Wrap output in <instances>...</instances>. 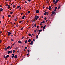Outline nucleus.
<instances>
[{"mask_svg": "<svg viewBox=\"0 0 65 65\" xmlns=\"http://www.w3.org/2000/svg\"><path fill=\"white\" fill-rule=\"evenodd\" d=\"M35 18H36V20H37L39 18V16H36Z\"/></svg>", "mask_w": 65, "mask_h": 65, "instance_id": "f257e3e1", "label": "nucleus"}, {"mask_svg": "<svg viewBox=\"0 0 65 65\" xmlns=\"http://www.w3.org/2000/svg\"><path fill=\"white\" fill-rule=\"evenodd\" d=\"M33 41H32L30 42V45H33Z\"/></svg>", "mask_w": 65, "mask_h": 65, "instance_id": "f03ea898", "label": "nucleus"}, {"mask_svg": "<svg viewBox=\"0 0 65 65\" xmlns=\"http://www.w3.org/2000/svg\"><path fill=\"white\" fill-rule=\"evenodd\" d=\"M39 10H36V13H39Z\"/></svg>", "mask_w": 65, "mask_h": 65, "instance_id": "7ed1b4c3", "label": "nucleus"}, {"mask_svg": "<svg viewBox=\"0 0 65 65\" xmlns=\"http://www.w3.org/2000/svg\"><path fill=\"white\" fill-rule=\"evenodd\" d=\"M59 1V0H57L54 3V4H56V3H57Z\"/></svg>", "mask_w": 65, "mask_h": 65, "instance_id": "20e7f679", "label": "nucleus"}, {"mask_svg": "<svg viewBox=\"0 0 65 65\" xmlns=\"http://www.w3.org/2000/svg\"><path fill=\"white\" fill-rule=\"evenodd\" d=\"M36 19V18L35 17L34 18V20H33V21H32L31 20V21H32V22H35V21H36V20H35V19Z\"/></svg>", "mask_w": 65, "mask_h": 65, "instance_id": "39448f33", "label": "nucleus"}, {"mask_svg": "<svg viewBox=\"0 0 65 65\" xmlns=\"http://www.w3.org/2000/svg\"><path fill=\"white\" fill-rule=\"evenodd\" d=\"M42 31V30H39V34H40V33Z\"/></svg>", "mask_w": 65, "mask_h": 65, "instance_id": "423d86ee", "label": "nucleus"}, {"mask_svg": "<svg viewBox=\"0 0 65 65\" xmlns=\"http://www.w3.org/2000/svg\"><path fill=\"white\" fill-rule=\"evenodd\" d=\"M48 9L49 10H51L52 9V8L51 7V6H49Z\"/></svg>", "mask_w": 65, "mask_h": 65, "instance_id": "0eeeda50", "label": "nucleus"}, {"mask_svg": "<svg viewBox=\"0 0 65 65\" xmlns=\"http://www.w3.org/2000/svg\"><path fill=\"white\" fill-rule=\"evenodd\" d=\"M31 39H30L28 40V42H31Z\"/></svg>", "mask_w": 65, "mask_h": 65, "instance_id": "6e6552de", "label": "nucleus"}, {"mask_svg": "<svg viewBox=\"0 0 65 65\" xmlns=\"http://www.w3.org/2000/svg\"><path fill=\"white\" fill-rule=\"evenodd\" d=\"M11 34V33L10 32H9H9H8V35H10Z\"/></svg>", "mask_w": 65, "mask_h": 65, "instance_id": "1a4fd4ad", "label": "nucleus"}, {"mask_svg": "<svg viewBox=\"0 0 65 65\" xmlns=\"http://www.w3.org/2000/svg\"><path fill=\"white\" fill-rule=\"evenodd\" d=\"M45 22V21H44L43 22H41V23H42V24H43V23H44Z\"/></svg>", "mask_w": 65, "mask_h": 65, "instance_id": "9d476101", "label": "nucleus"}, {"mask_svg": "<svg viewBox=\"0 0 65 65\" xmlns=\"http://www.w3.org/2000/svg\"><path fill=\"white\" fill-rule=\"evenodd\" d=\"M46 13H47V12H45L44 14V15H46Z\"/></svg>", "mask_w": 65, "mask_h": 65, "instance_id": "9b49d317", "label": "nucleus"}, {"mask_svg": "<svg viewBox=\"0 0 65 65\" xmlns=\"http://www.w3.org/2000/svg\"><path fill=\"white\" fill-rule=\"evenodd\" d=\"M55 13L54 11L52 12V14H54Z\"/></svg>", "mask_w": 65, "mask_h": 65, "instance_id": "f8f14e48", "label": "nucleus"}, {"mask_svg": "<svg viewBox=\"0 0 65 65\" xmlns=\"http://www.w3.org/2000/svg\"><path fill=\"white\" fill-rule=\"evenodd\" d=\"M15 52V50H14L13 51V53H14Z\"/></svg>", "mask_w": 65, "mask_h": 65, "instance_id": "ddd939ff", "label": "nucleus"}, {"mask_svg": "<svg viewBox=\"0 0 65 65\" xmlns=\"http://www.w3.org/2000/svg\"><path fill=\"white\" fill-rule=\"evenodd\" d=\"M10 47V46H8V47H7V49H9V48Z\"/></svg>", "mask_w": 65, "mask_h": 65, "instance_id": "4468645a", "label": "nucleus"}, {"mask_svg": "<svg viewBox=\"0 0 65 65\" xmlns=\"http://www.w3.org/2000/svg\"><path fill=\"white\" fill-rule=\"evenodd\" d=\"M10 52L9 51H8V54H10Z\"/></svg>", "mask_w": 65, "mask_h": 65, "instance_id": "2eb2a0df", "label": "nucleus"}, {"mask_svg": "<svg viewBox=\"0 0 65 65\" xmlns=\"http://www.w3.org/2000/svg\"><path fill=\"white\" fill-rule=\"evenodd\" d=\"M25 18V16H23L22 17V20H24V18Z\"/></svg>", "mask_w": 65, "mask_h": 65, "instance_id": "dca6fc26", "label": "nucleus"}, {"mask_svg": "<svg viewBox=\"0 0 65 65\" xmlns=\"http://www.w3.org/2000/svg\"><path fill=\"white\" fill-rule=\"evenodd\" d=\"M20 6H19L17 7V8H20Z\"/></svg>", "mask_w": 65, "mask_h": 65, "instance_id": "f3484780", "label": "nucleus"}, {"mask_svg": "<svg viewBox=\"0 0 65 65\" xmlns=\"http://www.w3.org/2000/svg\"><path fill=\"white\" fill-rule=\"evenodd\" d=\"M46 27V25H45L43 28V29H45V28Z\"/></svg>", "mask_w": 65, "mask_h": 65, "instance_id": "a211bd4d", "label": "nucleus"}, {"mask_svg": "<svg viewBox=\"0 0 65 65\" xmlns=\"http://www.w3.org/2000/svg\"><path fill=\"white\" fill-rule=\"evenodd\" d=\"M1 10L2 12V11H3V10L2 8H1Z\"/></svg>", "mask_w": 65, "mask_h": 65, "instance_id": "6ab92c4d", "label": "nucleus"}, {"mask_svg": "<svg viewBox=\"0 0 65 65\" xmlns=\"http://www.w3.org/2000/svg\"><path fill=\"white\" fill-rule=\"evenodd\" d=\"M4 58L5 59H6L7 58L5 56V55L4 56Z\"/></svg>", "mask_w": 65, "mask_h": 65, "instance_id": "aec40b11", "label": "nucleus"}, {"mask_svg": "<svg viewBox=\"0 0 65 65\" xmlns=\"http://www.w3.org/2000/svg\"><path fill=\"white\" fill-rule=\"evenodd\" d=\"M21 41H18V43H21Z\"/></svg>", "mask_w": 65, "mask_h": 65, "instance_id": "412c9836", "label": "nucleus"}, {"mask_svg": "<svg viewBox=\"0 0 65 65\" xmlns=\"http://www.w3.org/2000/svg\"><path fill=\"white\" fill-rule=\"evenodd\" d=\"M60 5H59L58 7V9H60Z\"/></svg>", "mask_w": 65, "mask_h": 65, "instance_id": "4be33fe9", "label": "nucleus"}, {"mask_svg": "<svg viewBox=\"0 0 65 65\" xmlns=\"http://www.w3.org/2000/svg\"><path fill=\"white\" fill-rule=\"evenodd\" d=\"M36 37L37 38L38 37V35H37L36 36Z\"/></svg>", "mask_w": 65, "mask_h": 65, "instance_id": "5701e85b", "label": "nucleus"}, {"mask_svg": "<svg viewBox=\"0 0 65 65\" xmlns=\"http://www.w3.org/2000/svg\"><path fill=\"white\" fill-rule=\"evenodd\" d=\"M6 58H8L9 57V55H7L6 56Z\"/></svg>", "mask_w": 65, "mask_h": 65, "instance_id": "b1692460", "label": "nucleus"}, {"mask_svg": "<svg viewBox=\"0 0 65 65\" xmlns=\"http://www.w3.org/2000/svg\"><path fill=\"white\" fill-rule=\"evenodd\" d=\"M14 58H17V55H16L14 57Z\"/></svg>", "mask_w": 65, "mask_h": 65, "instance_id": "393cba45", "label": "nucleus"}, {"mask_svg": "<svg viewBox=\"0 0 65 65\" xmlns=\"http://www.w3.org/2000/svg\"><path fill=\"white\" fill-rule=\"evenodd\" d=\"M28 42V41L27 40H26L24 42L25 43H27Z\"/></svg>", "mask_w": 65, "mask_h": 65, "instance_id": "a878e982", "label": "nucleus"}, {"mask_svg": "<svg viewBox=\"0 0 65 65\" xmlns=\"http://www.w3.org/2000/svg\"><path fill=\"white\" fill-rule=\"evenodd\" d=\"M28 35L29 36H30L31 35V34L30 33L29 34H28Z\"/></svg>", "mask_w": 65, "mask_h": 65, "instance_id": "bb28decb", "label": "nucleus"}, {"mask_svg": "<svg viewBox=\"0 0 65 65\" xmlns=\"http://www.w3.org/2000/svg\"><path fill=\"white\" fill-rule=\"evenodd\" d=\"M8 9H9L10 8V6H9L8 7Z\"/></svg>", "mask_w": 65, "mask_h": 65, "instance_id": "cd10ccee", "label": "nucleus"}, {"mask_svg": "<svg viewBox=\"0 0 65 65\" xmlns=\"http://www.w3.org/2000/svg\"><path fill=\"white\" fill-rule=\"evenodd\" d=\"M30 11H28L27 13H28L29 14V13H30Z\"/></svg>", "mask_w": 65, "mask_h": 65, "instance_id": "c85d7f7f", "label": "nucleus"}, {"mask_svg": "<svg viewBox=\"0 0 65 65\" xmlns=\"http://www.w3.org/2000/svg\"><path fill=\"white\" fill-rule=\"evenodd\" d=\"M13 8H14L15 7H16V6H15V5H13Z\"/></svg>", "mask_w": 65, "mask_h": 65, "instance_id": "c756f323", "label": "nucleus"}, {"mask_svg": "<svg viewBox=\"0 0 65 65\" xmlns=\"http://www.w3.org/2000/svg\"><path fill=\"white\" fill-rule=\"evenodd\" d=\"M46 14H47V15H48V14H48V12H47Z\"/></svg>", "mask_w": 65, "mask_h": 65, "instance_id": "7c9ffc66", "label": "nucleus"}, {"mask_svg": "<svg viewBox=\"0 0 65 65\" xmlns=\"http://www.w3.org/2000/svg\"><path fill=\"white\" fill-rule=\"evenodd\" d=\"M11 41H14L13 39H11Z\"/></svg>", "mask_w": 65, "mask_h": 65, "instance_id": "2f4dec72", "label": "nucleus"}, {"mask_svg": "<svg viewBox=\"0 0 65 65\" xmlns=\"http://www.w3.org/2000/svg\"><path fill=\"white\" fill-rule=\"evenodd\" d=\"M34 26L35 27H36V25L35 24L33 26V27H34Z\"/></svg>", "mask_w": 65, "mask_h": 65, "instance_id": "473e14b6", "label": "nucleus"}, {"mask_svg": "<svg viewBox=\"0 0 65 65\" xmlns=\"http://www.w3.org/2000/svg\"><path fill=\"white\" fill-rule=\"evenodd\" d=\"M44 19L45 20H46V19H47L46 18V17H45Z\"/></svg>", "mask_w": 65, "mask_h": 65, "instance_id": "72a5a7b5", "label": "nucleus"}, {"mask_svg": "<svg viewBox=\"0 0 65 65\" xmlns=\"http://www.w3.org/2000/svg\"><path fill=\"white\" fill-rule=\"evenodd\" d=\"M13 13V12H10V14H12Z\"/></svg>", "mask_w": 65, "mask_h": 65, "instance_id": "f704fd0d", "label": "nucleus"}, {"mask_svg": "<svg viewBox=\"0 0 65 65\" xmlns=\"http://www.w3.org/2000/svg\"><path fill=\"white\" fill-rule=\"evenodd\" d=\"M10 53H12V50H11L10 51Z\"/></svg>", "mask_w": 65, "mask_h": 65, "instance_id": "c9c22d12", "label": "nucleus"}, {"mask_svg": "<svg viewBox=\"0 0 65 65\" xmlns=\"http://www.w3.org/2000/svg\"><path fill=\"white\" fill-rule=\"evenodd\" d=\"M6 6H9V5H8V4H6Z\"/></svg>", "mask_w": 65, "mask_h": 65, "instance_id": "e433bc0d", "label": "nucleus"}, {"mask_svg": "<svg viewBox=\"0 0 65 65\" xmlns=\"http://www.w3.org/2000/svg\"><path fill=\"white\" fill-rule=\"evenodd\" d=\"M24 38V36H23V37H22V39H23Z\"/></svg>", "mask_w": 65, "mask_h": 65, "instance_id": "4c0bfd02", "label": "nucleus"}, {"mask_svg": "<svg viewBox=\"0 0 65 65\" xmlns=\"http://www.w3.org/2000/svg\"><path fill=\"white\" fill-rule=\"evenodd\" d=\"M4 50L5 51H6V50H7V49L6 48H4Z\"/></svg>", "mask_w": 65, "mask_h": 65, "instance_id": "58836bf2", "label": "nucleus"}, {"mask_svg": "<svg viewBox=\"0 0 65 65\" xmlns=\"http://www.w3.org/2000/svg\"><path fill=\"white\" fill-rule=\"evenodd\" d=\"M29 55H30V54H29V53H28V54H27L26 55H27V56H29Z\"/></svg>", "mask_w": 65, "mask_h": 65, "instance_id": "ea45409f", "label": "nucleus"}, {"mask_svg": "<svg viewBox=\"0 0 65 65\" xmlns=\"http://www.w3.org/2000/svg\"><path fill=\"white\" fill-rule=\"evenodd\" d=\"M23 29V28H22L21 29V30H22Z\"/></svg>", "mask_w": 65, "mask_h": 65, "instance_id": "a19ab883", "label": "nucleus"}, {"mask_svg": "<svg viewBox=\"0 0 65 65\" xmlns=\"http://www.w3.org/2000/svg\"><path fill=\"white\" fill-rule=\"evenodd\" d=\"M34 33H35L36 32V30H35L34 31Z\"/></svg>", "mask_w": 65, "mask_h": 65, "instance_id": "79ce46f5", "label": "nucleus"}, {"mask_svg": "<svg viewBox=\"0 0 65 65\" xmlns=\"http://www.w3.org/2000/svg\"><path fill=\"white\" fill-rule=\"evenodd\" d=\"M36 27H37V28H38V27H39V26L37 25V26Z\"/></svg>", "mask_w": 65, "mask_h": 65, "instance_id": "37998d69", "label": "nucleus"}, {"mask_svg": "<svg viewBox=\"0 0 65 65\" xmlns=\"http://www.w3.org/2000/svg\"><path fill=\"white\" fill-rule=\"evenodd\" d=\"M3 19H4V16H3L2 17Z\"/></svg>", "mask_w": 65, "mask_h": 65, "instance_id": "c03bdc74", "label": "nucleus"}, {"mask_svg": "<svg viewBox=\"0 0 65 65\" xmlns=\"http://www.w3.org/2000/svg\"><path fill=\"white\" fill-rule=\"evenodd\" d=\"M43 26H41V28H43Z\"/></svg>", "mask_w": 65, "mask_h": 65, "instance_id": "a18cd8bd", "label": "nucleus"}, {"mask_svg": "<svg viewBox=\"0 0 65 65\" xmlns=\"http://www.w3.org/2000/svg\"><path fill=\"white\" fill-rule=\"evenodd\" d=\"M55 1H56L55 0H53V3H55Z\"/></svg>", "mask_w": 65, "mask_h": 65, "instance_id": "49530a36", "label": "nucleus"}, {"mask_svg": "<svg viewBox=\"0 0 65 65\" xmlns=\"http://www.w3.org/2000/svg\"><path fill=\"white\" fill-rule=\"evenodd\" d=\"M27 52H30V50H28Z\"/></svg>", "mask_w": 65, "mask_h": 65, "instance_id": "de8ad7c7", "label": "nucleus"}, {"mask_svg": "<svg viewBox=\"0 0 65 65\" xmlns=\"http://www.w3.org/2000/svg\"><path fill=\"white\" fill-rule=\"evenodd\" d=\"M27 1H28L29 2H30L31 0H27Z\"/></svg>", "mask_w": 65, "mask_h": 65, "instance_id": "09e8293b", "label": "nucleus"}, {"mask_svg": "<svg viewBox=\"0 0 65 65\" xmlns=\"http://www.w3.org/2000/svg\"><path fill=\"white\" fill-rule=\"evenodd\" d=\"M14 58V56H12V58Z\"/></svg>", "mask_w": 65, "mask_h": 65, "instance_id": "8fccbe9b", "label": "nucleus"}, {"mask_svg": "<svg viewBox=\"0 0 65 65\" xmlns=\"http://www.w3.org/2000/svg\"><path fill=\"white\" fill-rule=\"evenodd\" d=\"M42 23H41V22L40 23V25H42Z\"/></svg>", "mask_w": 65, "mask_h": 65, "instance_id": "3c124183", "label": "nucleus"}, {"mask_svg": "<svg viewBox=\"0 0 65 65\" xmlns=\"http://www.w3.org/2000/svg\"><path fill=\"white\" fill-rule=\"evenodd\" d=\"M27 3V2L26 1H25V3Z\"/></svg>", "mask_w": 65, "mask_h": 65, "instance_id": "603ef678", "label": "nucleus"}, {"mask_svg": "<svg viewBox=\"0 0 65 65\" xmlns=\"http://www.w3.org/2000/svg\"><path fill=\"white\" fill-rule=\"evenodd\" d=\"M54 11H57V10H56V9H55L54 10Z\"/></svg>", "mask_w": 65, "mask_h": 65, "instance_id": "864d4df0", "label": "nucleus"}, {"mask_svg": "<svg viewBox=\"0 0 65 65\" xmlns=\"http://www.w3.org/2000/svg\"><path fill=\"white\" fill-rule=\"evenodd\" d=\"M44 29L43 28V31H44Z\"/></svg>", "mask_w": 65, "mask_h": 65, "instance_id": "5fc2aeb1", "label": "nucleus"}, {"mask_svg": "<svg viewBox=\"0 0 65 65\" xmlns=\"http://www.w3.org/2000/svg\"><path fill=\"white\" fill-rule=\"evenodd\" d=\"M13 46H11V47L10 48V49H11V48H12V47Z\"/></svg>", "mask_w": 65, "mask_h": 65, "instance_id": "6e6d98bb", "label": "nucleus"}, {"mask_svg": "<svg viewBox=\"0 0 65 65\" xmlns=\"http://www.w3.org/2000/svg\"><path fill=\"white\" fill-rule=\"evenodd\" d=\"M19 26V25H18V24H17V27H18Z\"/></svg>", "mask_w": 65, "mask_h": 65, "instance_id": "4d7b16f0", "label": "nucleus"}, {"mask_svg": "<svg viewBox=\"0 0 65 65\" xmlns=\"http://www.w3.org/2000/svg\"><path fill=\"white\" fill-rule=\"evenodd\" d=\"M12 56H14V54H12Z\"/></svg>", "mask_w": 65, "mask_h": 65, "instance_id": "13d9d810", "label": "nucleus"}, {"mask_svg": "<svg viewBox=\"0 0 65 65\" xmlns=\"http://www.w3.org/2000/svg\"><path fill=\"white\" fill-rule=\"evenodd\" d=\"M8 17H10V15H8Z\"/></svg>", "mask_w": 65, "mask_h": 65, "instance_id": "bf43d9fd", "label": "nucleus"}, {"mask_svg": "<svg viewBox=\"0 0 65 65\" xmlns=\"http://www.w3.org/2000/svg\"><path fill=\"white\" fill-rule=\"evenodd\" d=\"M19 50H18L17 51V52L19 53Z\"/></svg>", "mask_w": 65, "mask_h": 65, "instance_id": "052dcab7", "label": "nucleus"}, {"mask_svg": "<svg viewBox=\"0 0 65 65\" xmlns=\"http://www.w3.org/2000/svg\"><path fill=\"white\" fill-rule=\"evenodd\" d=\"M19 23H21V21H20L19 22Z\"/></svg>", "mask_w": 65, "mask_h": 65, "instance_id": "680f3d73", "label": "nucleus"}, {"mask_svg": "<svg viewBox=\"0 0 65 65\" xmlns=\"http://www.w3.org/2000/svg\"><path fill=\"white\" fill-rule=\"evenodd\" d=\"M55 8V9H57V7H56Z\"/></svg>", "mask_w": 65, "mask_h": 65, "instance_id": "e2e57ef3", "label": "nucleus"}, {"mask_svg": "<svg viewBox=\"0 0 65 65\" xmlns=\"http://www.w3.org/2000/svg\"><path fill=\"white\" fill-rule=\"evenodd\" d=\"M25 49H27V47H25Z\"/></svg>", "mask_w": 65, "mask_h": 65, "instance_id": "0e129e2a", "label": "nucleus"}, {"mask_svg": "<svg viewBox=\"0 0 65 65\" xmlns=\"http://www.w3.org/2000/svg\"><path fill=\"white\" fill-rule=\"evenodd\" d=\"M14 25H16V24H15V23H14Z\"/></svg>", "mask_w": 65, "mask_h": 65, "instance_id": "69168bd1", "label": "nucleus"}, {"mask_svg": "<svg viewBox=\"0 0 65 65\" xmlns=\"http://www.w3.org/2000/svg\"><path fill=\"white\" fill-rule=\"evenodd\" d=\"M48 21V20H46V22H47Z\"/></svg>", "mask_w": 65, "mask_h": 65, "instance_id": "338daca9", "label": "nucleus"}, {"mask_svg": "<svg viewBox=\"0 0 65 65\" xmlns=\"http://www.w3.org/2000/svg\"><path fill=\"white\" fill-rule=\"evenodd\" d=\"M41 18L42 19L43 18V16H42Z\"/></svg>", "mask_w": 65, "mask_h": 65, "instance_id": "774afa93", "label": "nucleus"}]
</instances>
